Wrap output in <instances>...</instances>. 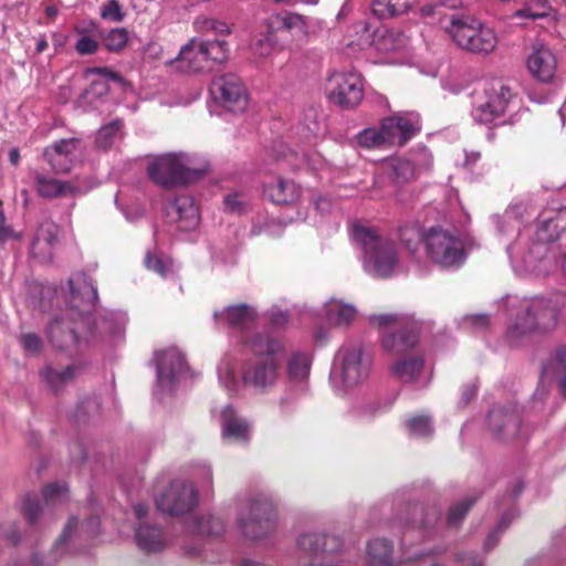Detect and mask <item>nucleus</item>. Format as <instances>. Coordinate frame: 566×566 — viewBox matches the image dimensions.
Returning <instances> with one entry per match:
<instances>
[{
	"label": "nucleus",
	"mask_w": 566,
	"mask_h": 566,
	"mask_svg": "<svg viewBox=\"0 0 566 566\" xmlns=\"http://www.w3.org/2000/svg\"><path fill=\"white\" fill-rule=\"evenodd\" d=\"M368 321L373 327L382 329L385 335L413 325L409 317L397 314H374L368 317Z\"/></svg>",
	"instance_id": "obj_37"
},
{
	"label": "nucleus",
	"mask_w": 566,
	"mask_h": 566,
	"mask_svg": "<svg viewBox=\"0 0 566 566\" xmlns=\"http://www.w3.org/2000/svg\"><path fill=\"white\" fill-rule=\"evenodd\" d=\"M123 123L119 119L113 120L108 125L99 128L96 136V145L99 148L107 149L111 147L113 139L120 133Z\"/></svg>",
	"instance_id": "obj_48"
},
{
	"label": "nucleus",
	"mask_w": 566,
	"mask_h": 566,
	"mask_svg": "<svg viewBox=\"0 0 566 566\" xmlns=\"http://www.w3.org/2000/svg\"><path fill=\"white\" fill-rule=\"evenodd\" d=\"M249 346L256 356L249 360L242 371L243 385L258 394L271 390L280 378L279 355L283 350L282 344L268 335H256Z\"/></svg>",
	"instance_id": "obj_2"
},
{
	"label": "nucleus",
	"mask_w": 566,
	"mask_h": 566,
	"mask_svg": "<svg viewBox=\"0 0 566 566\" xmlns=\"http://www.w3.org/2000/svg\"><path fill=\"white\" fill-rule=\"evenodd\" d=\"M98 42L87 34H83L75 44V50L81 55L94 54L98 50Z\"/></svg>",
	"instance_id": "obj_58"
},
{
	"label": "nucleus",
	"mask_w": 566,
	"mask_h": 566,
	"mask_svg": "<svg viewBox=\"0 0 566 566\" xmlns=\"http://www.w3.org/2000/svg\"><path fill=\"white\" fill-rule=\"evenodd\" d=\"M198 528L199 532L205 535L219 534L222 531L220 523L212 517L200 518Z\"/></svg>",
	"instance_id": "obj_61"
},
{
	"label": "nucleus",
	"mask_w": 566,
	"mask_h": 566,
	"mask_svg": "<svg viewBox=\"0 0 566 566\" xmlns=\"http://www.w3.org/2000/svg\"><path fill=\"white\" fill-rule=\"evenodd\" d=\"M135 538L137 546L146 553L160 552L166 545L161 530L148 524L138 525L135 531Z\"/></svg>",
	"instance_id": "obj_28"
},
{
	"label": "nucleus",
	"mask_w": 566,
	"mask_h": 566,
	"mask_svg": "<svg viewBox=\"0 0 566 566\" xmlns=\"http://www.w3.org/2000/svg\"><path fill=\"white\" fill-rule=\"evenodd\" d=\"M370 359L360 347H342L335 358L332 378L345 388L354 387L368 377Z\"/></svg>",
	"instance_id": "obj_9"
},
{
	"label": "nucleus",
	"mask_w": 566,
	"mask_h": 566,
	"mask_svg": "<svg viewBox=\"0 0 566 566\" xmlns=\"http://www.w3.org/2000/svg\"><path fill=\"white\" fill-rule=\"evenodd\" d=\"M371 44L380 53H390L402 49L407 38L399 31L381 28L374 32Z\"/></svg>",
	"instance_id": "obj_30"
},
{
	"label": "nucleus",
	"mask_w": 566,
	"mask_h": 566,
	"mask_svg": "<svg viewBox=\"0 0 566 566\" xmlns=\"http://www.w3.org/2000/svg\"><path fill=\"white\" fill-rule=\"evenodd\" d=\"M44 505H56L69 499V489L65 483H52L43 489Z\"/></svg>",
	"instance_id": "obj_46"
},
{
	"label": "nucleus",
	"mask_w": 566,
	"mask_h": 566,
	"mask_svg": "<svg viewBox=\"0 0 566 566\" xmlns=\"http://www.w3.org/2000/svg\"><path fill=\"white\" fill-rule=\"evenodd\" d=\"M22 512L30 524H35L43 516L44 509L38 500L27 496L22 502Z\"/></svg>",
	"instance_id": "obj_52"
},
{
	"label": "nucleus",
	"mask_w": 566,
	"mask_h": 566,
	"mask_svg": "<svg viewBox=\"0 0 566 566\" xmlns=\"http://www.w3.org/2000/svg\"><path fill=\"white\" fill-rule=\"evenodd\" d=\"M275 513L268 502H253L242 512L239 525L247 538L258 539L274 528Z\"/></svg>",
	"instance_id": "obj_13"
},
{
	"label": "nucleus",
	"mask_w": 566,
	"mask_h": 566,
	"mask_svg": "<svg viewBox=\"0 0 566 566\" xmlns=\"http://www.w3.org/2000/svg\"><path fill=\"white\" fill-rule=\"evenodd\" d=\"M41 377L52 390L57 391L73 380L75 377V368L69 366L63 370H54L51 367H46L41 370Z\"/></svg>",
	"instance_id": "obj_44"
},
{
	"label": "nucleus",
	"mask_w": 566,
	"mask_h": 566,
	"mask_svg": "<svg viewBox=\"0 0 566 566\" xmlns=\"http://www.w3.org/2000/svg\"><path fill=\"white\" fill-rule=\"evenodd\" d=\"M409 434L416 438H426L432 434L431 419L427 416H417L407 420Z\"/></svg>",
	"instance_id": "obj_47"
},
{
	"label": "nucleus",
	"mask_w": 566,
	"mask_h": 566,
	"mask_svg": "<svg viewBox=\"0 0 566 566\" xmlns=\"http://www.w3.org/2000/svg\"><path fill=\"white\" fill-rule=\"evenodd\" d=\"M417 0H374L373 12L380 19L406 13Z\"/></svg>",
	"instance_id": "obj_38"
},
{
	"label": "nucleus",
	"mask_w": 566,
	"mask_h": 566,
	"mask_svg": "<svg viewBox=\"0 0 566 566\" xmlns=\"http://www.w3.org/2000/svg\"><path fill=\"white\" fill-rule=\"evenodd\" d=\"M352 234L364 252L365 270L379 277L391 275L398 262L394 242L381 238L374 228L359 223L353 226Z\"/></svg>",
	"instance_id": "obj_6"
},
{
	"label": "nucleus",
	"mask_w": 566,
	"mask_h": 566,
	"mask_svg": "<svg viewBox=\"0 0 566 566\" xmlns=\"http://www.w3.org/2000/svg\"><path fill=\"white\" fill-rule=\"evenodd\" d=\"M49 337L56 347L62 349L77 343V335L73 328L62 319H54L50 323Z\"/></svg>",
	"instance_id": "obj_40"
},
{
	"label": "nucleus",
	"mask_w": 566,
	"mask_h": 566,
	"mask_svg": "<svg viewBox=\"0 0 566 566\" xmlns=\"http://www.w3.org/2000/svg\"><path fill=\"white\" fill-rule=\"evenodd\" d=\"M423 245L428 259L440 269H459L467 260L463 241L442 228L428 229Z\"/></svg>",
	"instance_id": "obj_8"
},
{
	"label": "nucleus",
	"mask_w": 566,
	"mask_h": 566,
	"mask_svg": "<svg viewBox=\"0 0 566 566\" xmlns=\"http://www.w3.org/2000/svg\"><path fill=\"white\" fill-rule=\"evenodd\" d=\"M515 516H516V514H515L514 511H509V512H506L505 514L502 515L497 526L488 536V538H486V541L484 543V548L486 551L493 548L497 544L500 535L504 532V530H506L509 527V525L515 518Z\"/></svg>",
	"instance_id": "obj_51"
},
{
	"label": "nucleus",
	"mask_w": 566,
	"mask_h": 566,
	"mask_svg": "<svg viewBox=\"0 0 566 566\" xmlns=\"http://www.w3.org/2000/svg\"><path fill=\"white\" fill-rule=\"evenodd\" d=\"M195 27L200 33L199 36L220 39L230 34L231 30L227 23L209 18H198Z\"/></svg>",
	"instance_id": "obj_43"
},
{
	"label": "nucleus",
	"mask_w": 566,
	"mask_h": 566,
	"mask_svg": "<svg viewBox=\"0 0 566 566\" xmlns=\"http://www.w3.org/2000/svg\"><path fill=\"white\" fill-rule=\"evenodd\" d=\"M423 368V359L420 356H411L399 359L391 367L395 377L403 382L413 381Z\"/></svg>",
	"instance_id": "obj_36"
},
{
	"label": "nucleus",
	"mask_w": 566,
	"mask_h": 566,
	"mask_svg": "<svg viewBox=\"0 0 566 566\" xmlns=\"http://www.w3.org/2000/svg\"><path fill=\"white\" fill-rule=\"evenodd\" d=\"M473 500L467 499L453 505L448 513L447 524L450 527H458L473 505Z\"/></svg>",
	"instance_id": "obj_50"
},
{
	"label": "nucleus",
	"mask_w": 566,
	"mask_h": 566,
	"mask_svg": "<svg viewBox=\"0 0 566 566\" xmlns=\"http://www.w3.org/2000/svg\"><path fill=\"white\" fill-rule=\"evenodd\" d=\"M255 317V312L245 304L231 305L221 312H214L213 318L220 326L242 327Z\"/></svg>",
	"instance_id": "obj_25"
},
{
	"label": "nucleus",
	"mask_w": 566,
	"mask_h": 566,
	"mask_svg": "<svg viewBox=\"0 0 566 566\" xmlns=\"http://www.w3.org/2000/svg\"><path fill=\"white\" fill-rule=\"evenodd\" d=\"M392 545L384 538L370 541L367 546L368 562L370 566H390Z\"/></svg>",
	"instance_id": "obj_39"
},
{
	"label": "nucleus",
	"mask_w": 566,
	"mask_h": 566,
	"mask_svg": "<svg viewBox=\"0 0 566 566\" xmlns=\"http://www.w3.org/2000/svg\"><path fill=\"white\" fill-rule=\"evenodd\" d=\"M464 322L472 328L482 331L485 329L490 324V317L486 314L468 315L464 317Z\"/></svg>",
	"instance_id": "obj_62"
},
{
	"label": "nucleus",
	"mask_w": 566,
	"mask_h": 566,
	"mask_svg": "<svg viewBox=\"0 0 566 566\" xmlns=\"http://www.w3.org/2000/svg\"><path fill=\"white\" fill-rule=\"evenodd\" d=\"M444 30L460 49L474 54H491L499 43L495 31L471 15H452Z\"/></svg>",
	"instance_id": "obj_7"
},
{
	"label": "nucleus",
	"mask_w": 566,
	"mask_h": 566,
	"mask_svg": "<svg viewBox=\"0 0 566 566\" xmlns=\"http://www.w3.org/2000/svg\"><path fill=\"white\" fill-rule=\"evenodd\" d=\"M543 376L556 378L562 395L566 397V347H560L543 369Z\"/></svg>",
	"instance_id": "obj_35"
},
{
	"label": "nucleus",
	"mask_w": 566,
	"mask_h": 566,
	"mask_svg": "<svg viewBox=\"0 0 566 566\" xmlns=\"http://www.w3.org/2000/svg\"><path fill=\"white\" fill-rule=\"evenodd\" d=\"M105 46L108 51L119 52L128 42V32L124 28L111 30L104 38Z\"/></svg>",
	"instance_id": "obj_49"
},
{
	"label": "nucleus",
	"mask_w": 566,
	"mask_h": 566,
	"mask_svg": "<svg viewBox=\"0 0 566 566\" xmlns=\"http://www.w3.org/2000/svg\"><path fill=\"white\" fill-rule=\"evenodd\" d=\"M36 190L41 197L56 198L73 193L75 188L69 184L54 178H48L38 174L35 177Z\"/></svg>",
	"instance_id": "obj_34"
},
{
	"label": "nucleus",
	"mask_w": 566,
	"mask_h": 566,
	"mask_svg": "<svg viewBox=\"0 0 566 566\" xmlns=\"http://www.w3.org/2000/svg\"><path fill=\"white\" fill-rule=\"evenodd\" d=\"M77 524V518L71 517L64 526L62 534L55 541L46 562H44L42 557L34 555L32 557V564L34 566H41L44 564L51 566L55 564L64 555L66 551V543L71 538V534L76 528Z\"/></svg>",
	"instance_id": "obj_32"
},
{
	"label": "nucleus",
	"mask_w": 566,
	"mask_h": 566,
	"mask_svg": "<svg viewBox=\"0 0 566 566\" xmlns=\"http://www.w3.org/2000/svg\"><path fill=\"white\" fill-rule=\"evenodd\" d=\"M264 25L271 34L285 31L295 36H303L307 34L308 20L296 12L283 11L268 17Z\"/></svg>",
	"instance_id": "obj_22"
},
{
	"label": "nucleus",
	"mask_w": 566,
	"mask_h": 566,
	"mask_svg": "<svg viewBox=\"0 0 566 566\" xmlns=\"http://www.w3.org/2000/svg\"><path fill=\"white\" fill-rule=\"evenodd\" d=\"M145 265L148 270L158 273L161 276H166L170 270V262H164L158 256L148 252L145 256Z\"/></svg>",
	"instance_id": "obj_57"
},
{
	"label": "nucleus",
	"mask_w": 566,
	"mask_h": 566,
	"mask_svg": "<svg viewBox=\"0 0 566 566\" xmlns=\"http://www.w3.org/2000/svg\"><path fill=\"white\" fill-rule=\"evenodd\" d=\"M531 74L541 82H551L557 70V60L551 49L544 44H535L527 57Z\"/></svg>",
	"instance_id": "obj_18"
},
{
	"label": "nucleus",
	"mask_w": 566,
	"mask_h": 566,
	"mask_svg": "<svg viewBox=\"0 0 566 566\" xmlns=\"http://www.w3.org/2000/svg\"><path fill=\"white\" fill-rule=\"evenodd\" d=\"M210 92L214 101L233 113H242L248 106V94L239 76L232 73L213 78Z\"/></svg>",
	"instance_id": "obj_10"
},
{
	"label": "nucleus",
	"mask_w": 566,
	"mask_h": 566,
	"mask_svg": "<svg viewBox=\"0 0 566 566\" xmlns=\"http://www.w3.org/2000/svg\"><path fill=\"white\" fill-rule=\"evenodd\" d=\"M59 226L51 220L42 222L31 244V252L35 258L50 260L53 248L57 242Z\"/></svg>",
	"instance_id": "obj_24"
},
{
	"label": "nucleus",
	"mask_w": 566,
	"mask_h": 566,
	"mask_svg": "<svg viewBox=\"0 0 566 566\" xmlns=\"http://www.w3.org/2000/svg\"><path fill=\"white\" fill-rule=\"evenodd\" d=\"M155 359L157 367V381L163 388L171 387L175 380L187 370L185 356L176 347L157 352Z\"/></svg>",
	"instance_id": "obj_14"
},
{
	"label": "nucleus",
	"mask_w": 566,
	"mask_h": 566,
	"mask_svg": "<svg viewBox=\"0 0 566 566\" xmlns=\"http://www.w3.org/2000/svg\"><path fill=\"white\" fill-rule=\"evenodd\" d=\"M418 343L417 333L400 328L394 333H388L382 337V347L392 355H403L413 348Z\"/></svg>",
	"instance_id": "obj_27"
},
{
	"label": "nucleus",
	"mask_w": 566,
	"mask_h": 566,
	"mask_svg": "<svg viewBox=\"0 0 566 566\" xmlns=\"http://www.w3.org/2000/svg\"><path fill=\"white\" fill-rule=\"evenodd\" d=\"M222 436L235 442H245L249 439V424L239 418L234 410L228 406L221 412Z\"/></svg>",
	"instance_id": "obj_26"
},
{
	"label": "nucleus",
	"mask_w": 566,
	"mask_h": 566,
	"mask_svg": "<svg viewBox=\"0 0 566 566\" xmlns=\"http://www.w3.org/2000/svg\"><path fill=\"white\" fill-rule=\"evenodd\" d=\"M208 164H196L195 158L184 153H170L155 157L148 165L149 178L163 188L184 186L196 181L208 171Z\"/></svg>",
	"instance_id": "obj_5"
},
{
	"label": "nucleus",
	"mask_w": 566,
	"mask_h": 566,
	"mask_svg": "<svg viewBox=\"0 0 566 566\" xmlns=\"http://www.w3.org/2000/svg\"><path fill=\"white\" fill-rule=\"evenodd\" d=\"M381 169L392 188L389 193L396 192L399 188L412 182L417 178L416 166L409 158H387L381 163Z\"/></svg>",
	"instance_id": "obj_21"
},
{
	"label": "nucleus",
	"mask_w": 566,
	"mask_h": 566,
	"mask_svg": "<svg viewBox=\"0 0 566 566\" xmlns=\"http://www.w3.org/2000/svg\"><path fill=\"white\" fill-rule=\"evenodd\" d=\"M167 217L181 231H190L199 223V211L191 197L180 196L167 208Z\"/></svg>",
	"instance_id": "obj_23"
},
{
	"label": "nucleus",
	"mask_w": 566,
	"mask_h": 566,
	"mask_svg": "<svg viewBox=\"0 0 566 566\" xmlns=\"http://www.w3.org/2000/svg\"><path fill=\"white\" fill-rule=\"evenodd\" d=\"M228 55V43L224 40L193 36L180 48L176 57L166 62V66L177 73H199L205 71L210 62H226Z\"/></svg>",
	"instance_id": "obj_4"
},
{
	"label": "nucleus",
	"mask_w": 566,
	"mask_h": 566,
	"mask_svg": "<svg viewBox=\"0 0 566 566\" xmlns=\"http://www.w3.org/2000/svg\"><path fill=\"white\" fill-rule=\"evenodd\" d=\"M101 17L104 20L120 22L124 20L125 14L117 0H109L102 7Z\"/></svg>",
	"instance_id": "obj_55"
},
{
	"label": "nucleus",
	"mask_w": 566,
	"mask_h": 566,
	"mask_svg": "<svg viewBox=\"0 0 566 566\" xmlns=\"http://www.w3.org/2000/svg\"><path fill=\"white\" fill-rule=\"evenodd\" d=\"M410 161L416 166L417 176L421 172L428 171L432 167L433 158L432 154L424 147L419 148L413 153Z\"/></svg>",
	"instance_id": "obj_53"
},
{
	"label": "nucleus",
	"mask_w": 566,
	"mask_h": 566,
	"mask_svg": "<svg viewBox=\"0 0 566 566\" xmlns=\"http://www.w3.org/2000/svg\"><path fill=\"white\" fill-rule=\"evenodd\" d=\"M197 503V495L192 484L184 481H174L156 497L159 511L179 515L191 511Z\"/></svg>",
	"instance_id": "obj_12"
},
{
	"label": "nucleus",
	"mask_w": 566,
	"mask_h": 566,
	"mask_svg": "<svg viewBox=\"0 0 566 566\" xmlns=\"http://www.w3.org/2000/svg\"><path fill=\"white\" fill-rule=\"evenodd\" d=\"M533 206L530 199H520L511 203L501 218H497V230L502 233L506 228L515 229L513 220H524L531 216Z\"/></svg>",
	"instance_id": "obj_33"
},
{
	"label": "nucleus",
	"mask_w": 566,
	"mask_h": 566,
	"mask_svg": "<svg viewBox=\"0 0 566 566\" xmlns=\"http://www.w3.org/2000/svg\"><path fill=\"white\" fill-rule=\"evenodd\" d=\"M88 73L102 75L105 78L114 81V82H118V83L123 82V77L118 73L111 70L109 67H93V69L88 70Z\"/></svg>",
	"instance_id": "obj_64"
},
{
	"label": "nucleus",
	"mask_w": 566,
	"mask_h": 566,
	"mask_svg": "<svg viewBox=\"0 0 566 566\" xmlns=\"http://www.w3.org/2000/svg\"><path fill=\"white\" fill-rule=\"evenodd\" d=\"M224 203L227 208L230 209L231 211L241 212L244 210L247 201L244 200L243 196L239 193H233L226 197Z\"/></svg>",
	"instance_id": "obj_63"
},
{
	"label": "nucleus",
	"mask_w": 566,
	"mask_h": 566,
	"mask_svg": "<svg viewBox=\"0 0 566 566\" xmlns=\"http://www.w3.org/2000/svg\"><path fill=\"white\" fill-rule=\"evenodd\" d=\"M354 305L339 300H331L325 304V315L329 324L334 326H348L356 317Z\"/></svg>",
	"instance_id": "obj_31"
},
{
	"label": "nucleus",
	"mask_w": 566,
	"mask_h": 566,
	"mask_svg": "<svg viewBox=\"0 0 566 566\" xmlns=\"http://www.w3.org/2000/svg\"><path fill=\"white\" fill-rule=\"evenodd\" d=\"M219 380L229 391H234L237 388V380L234 373L228 363L222 364L219 369Z\"/></svg>",
	"instance_id": "obj_59"
},
{
	"label": "nucleus",
	"mask_w": 566,
	"mask_h": 566,
	"mask_svg": "<svg viewBox=\"0 0 566 566\" xmlns=\"http://www.w3.org/2000/svg\"><path fill=\"white\" fill-rule=\"evenodd\" d=\"M20 342L24 350L30 354H38L42 346L41 338L33 333L22 334L20 336Z\"/></svg>",
	"instance_id": "obj_60"
},
{
	"label": "nucleus",
	"mask_w": 566,
	"mask_h": 566,
	"mask_svg": "<svg viewBox=\"0 0 566 566\" xmlns=\"http://www.w3.org/2000/svg\"><path fill=\"white\" fill-rule=\"evenodd\" d=\"M559 317V306L544 297L518 301L517 314L510 323L507 338L518 344L532 335H543L555 329Z\"/></svg>",
	"instance_id": "obj_3"
},
{
	"label": "nucleus",
	"mask_w": 566,
	"mask_h": 566,
	"mask_svg": "<svg viewBox=\"0 0 566 566\" xmlns=\"http://www.w3.org/2000/svg\"><path fill=\"white\" fill-rule=\"evenodd\" d=\"M510 98L511 90L509 87L504 85L493 86L488 95V101L473 109L474 119L482 124L492 123L505 113Z\"/></svg>",
	"instance_id": "obj_17"
},
{
	"label": "nucleus",
	"mask_w": 566,
	"mask_h": 566,
	"mask_svg": "<svg viewBox=\"0 0 566 566\" xmlns=\"http://www.w3.org/2000/svg\"><path fill=\"white\" fill-rule=\"evenodd\" d=\"M274 35L266 30V34L255 38L252 42L253 52L261 57L268 56L274 46Z\"/></svg>",
	"instance_id": "obj_54"
},
{
	"label": "nucleus",
	"mask_w": 566,
	"mask_h": 566,
	"mask_svg": "<svg viewBox=\"0 0 566 566\" xmlns=\"http://www.w3.org/2000/svg\"><path fill=\"white\" fill-rule=\"evenodd\" d=\"M538 9L527 7L521 10H516L514 17L516 18H530V19H542L548 14V3L546 0H542L537 3Z\"/></svg>",
	"instance_id": "obj_56"
},
{
	"label": "nucleus",
	"mask_w": 566,
	"mask_h": 566,
	"mask_svg": "<svg viewBox=\"0 0 566 566\" xmlns=\"http://www.w3.org/2000/svg\"><path fill=\"white\" fill-rule=\"evenodd\" d=\"M381 123L385 132L390 135V145L402 146L420 130V116L413 112L387 117Z\"/></svg>",
	"instance_id": "obj_15"
},
{
	"label": "nucleus",
	"mask_w": 566,
	"mask_h": 566,
	"mask_svg": "<svg viewBox=\"0 0 566 566\" xmlns=\"http://www.w3.org/2000/svg\"><path fill=\"white\" fill-rule=\"evenodd\" d=\"M488 423L495 438L503 441L515 439L520 431V418L515 410L494 408L489 413Z\"/></svg>",
	"instance_id": "obj_19"
},
{
	"label": "nucleus",
	"mask_w": 566,
	"mask_h": 566,
	"mask_svg": "<svg viewBox=\"0 0 566 566\" xmlns=\"http://www.w3.org/2000/svg\"><path fill=\"white\" fill-rule=\"evenodd\" d=\"M398 233L400 242L411 254H415L420 242H423L426 231H422L418 222H406L399 228Z\"/></svg>",
	"instance_id": "obj_42"
},
{
	"label": "nucleus",
	"mask_w": 566,
	"mask_h": 566,
	"mask_svg": "<svg viewBox=\"0 0 566 566\" xmlns=\"http://www.w3.org/2000/svg\"><path fill=\"white\" fill-rule=\"evenodd\" d=\"M389 136L382 126L379 128H366L357 135V143L361 147L377 148L385 145H390Z\"/></svg>",
	"instance_id": "obj_45"
},
{
	"label": "nucleus",
	"mask_w": 566,
	"mask_h": 566,
	"mask_svg": "<svg viewBox=\"0 0 566 566\" xmlns=\"http://www.w3.org/2000/svg\"><path fill=\"white\" fill-rule=\"evenodd\" d=\"M264 192L271 201L277 205L293 203L301 196L300 188L286 179H277L274 184L266 185Z\"/></svg>",
	"instance_id": "obj_29"
},
{
	"label": "nucleus",
	"mask_w": 566,
	"mask_h": 566,
	"mask_svg": "<svg viewBox=\"0 0 566 566\" xmlns=\"http://www.w3.org/2000/svg\"><path fill=\"white\" fill-rule=\"evenodd\" d=\"M300 547L315 555V562L310 566H338L323 563L329 555L339 551L342 544L338 537L319 533H306L298 539Z\"/></svg>",
	"instance_id": "obj_16"
},
{
	"label": "nucleus",
	"mask_w": 566,
	"mask_h": 566,
	"mask_svg": "<svg viewBox=\"0 0 566 566\" xmlns=\"http://www.w3.org/2000/svg\"><path fill=\"white\" fill-rule=\"evenodd\" d=\"M80 139H61L44 148L43 156L56 174L69 172L72 166V157L80 146Z\"/></svg>",
	"instance_id": "obj_20"
},
{
	"label": "nucleus",
	"mask_w": 566,
	"mask_h": 566,
	"mask_svg": "<svg viewBox=\"0 0 566 566\" xmlns=\"http://www.w3.org/2000/svg\"><path fill=\"white\" fill-rule=\"evenodd\" d=\"M287 377L292 382H302L307 379L311 370V358L307 354H293L286 366Z\"/></svg>",
	"instance_id": "obj_41"
},
{
	"label": "nucleus",
	"mask_w": 566,
	"mask_h": 566,
	"mask_svg": "<svg viewBox=\"0 0 566 566\" xmlns=\"http://www.w3.org/2000/svg\"><path fill=\"white\" fill-rule=\"evenodd\" d=\"M328 85L331 102L343 108H353L363 99V82L357 73H334Z\"/></svg>",
	"instance_id": "obj_11"
},
{
	"label": "nucleus",
	"mask_w": 566,
	"mask_h": 566,
	"mask_svg": "<svg viewBox=\"0 0 566 566\" xmlns=\"http://www.w3.org/2000/svg\"><path fill=\"white\" fill-rule=\"evenodd\" d=\"M566 230V208L545 209L538 216L535 228L518 231V237L506 251L514 261H520L525 270L541 272V263L548 253L549 245Z\"/></svg>",
	"instance_id": "obj_1"
}]
</instances>
